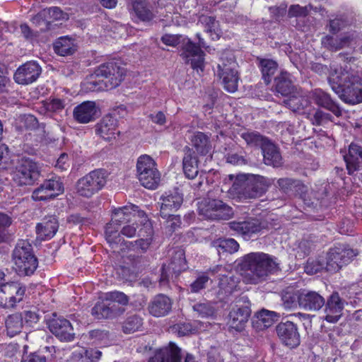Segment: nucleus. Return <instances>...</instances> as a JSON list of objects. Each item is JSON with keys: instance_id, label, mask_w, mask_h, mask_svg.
<instances>
[{"instance_id": "obj_6", "label": "nucleus", "mask_w": 362, "mask_h": 362, "mask_svg": "<svg viewBox=\"0 0 362 362\" xmlns=\"http://www.w3.org/2000/svg\"><path fill=\"white\" fill-rule=\"evenodd\" d=\"M13 269L19 276H30L37 268L38 261L33 252L30 243L20 240L12 255Z\"/></svg>"}, {"instance_id": "obj_23", "label": "nucleus", "mask_w": 362, "mask_h": 362, "mask_svg": "<svg viewBox=\"0 0 362 362\" xmlns=\"http://www.w3.org/2000/svg\"><path fill=\"white\" fill-rule=\"evenodd\" d=\"M186 260L185 253L182 250H177L175 252L173 259L168 265L164 264L162 268L160 284L163 285L168 281L171 273L179 274L186 269Z\"/></svg>"}, {"instance_id": "obj_28", "label": "nucleus", "mask_w": 362, "mask_h": 362, "mask_svg": "<svg viewBox=\"0 0 362 362\" xmlns=\"http://www.w3.org/2000/svg\"><path fill=\"white\" fill-rule=\"evenodd\" d=\"M231 230L241 235L245 238H250L253 234L258 233L262 230L259 221L250 219L243 221H233L229 223Z\"/></svg>"}, {"instance_id": "obj_52", "label": "nucleus", "mask_w": 362, "mask_h": 362, "mask_svg": "<svg viewBox=\"0 0 362 362\" xmlns=\"http://www.w3.org/2000/svg\"><path fill=\"white\" fill-rule=\"evenodd\" d=\"M142 325V319L137 315L129 317L124 322L123 329L124 332L131 333L137 331Z\"/></svg>"}, {"instance_id": "obj_12", "label": "nucleus", "mask_w": 362, "mask_h": 362, "mask_svg": "<svg viewBox=\"0 0 362 362\" xmlns=\"http://www.w3.org/2000/svg\"><path fill=\"white\" fill-rule=\"evenodd\" d=\"M237 64L232 57L227 62L222 60L218 65V75L222 79L225 90L230 93H234L238 89V76L236 70Z\"/></svg>"}, {"instance_id": "obj_50", "label": "nucleus", "mask_w": 362, "mask_h": 362, "mask_svg": "<svg viewBox=\"0 0 362 362\" xmlns=\"http://www.w3.org/2000/svg\"><path fill=\"white\" fill-rule=\"evenodd\" d=\"M74 356H80L81 358V362H96L100 359L102 353L98 350L89 349L85 350L80 352L75 351Z\"/></svg>"}, {"instance_id": "obj_54", "label": "nucleus", "mask_w": 362, "mask_h": 362, "mask_svg": "<svg viewBox=\"0 0 362 362\" xmlns=\"http://www.w3.org/2000/svg\"><path fill=\"white\" fill-rule=\"evenodd\" d=\"M245 141L248 144L254 146H262L267 143L268 140L259 134L255 132H247L242 135Z\"/></svg>"}, {"instance_id": "obj_53", "label": "nucleus", "mask_w": 362, "mask_h": 362, "mask_svg": "<svg viewBox=\"0 0 362 362\" xmlns=\"http://www.w3.org/2000/svg\"><path fill=\"white\" fill-rule=\"evenodd\" d=\"M310 5L302 6L298 4L291 5L288 11L289 17H305L311 10Z\"/></svg>"}, {"instance_id": "obj_59", "label": "nucleus", "mask_w": 362, "mask_h": 362, "mask_svg": "<svg viewBox=\"0 0 362 362\" xmlns=\"http://www.w3.org/2000/svg\"><path fill=\"white\" fill-rule=\"evenodd\" d=\"M194 310L202 317H207L214 315V308L208 303H199L194 306Z\"/></svg>"}, {"instance_id": "obj_11", "label": "nucleus", "mask_w": 362, "mask_h": 362, "mask_svg": "<svg viewBox=\"0 0 362 362\" xmlns=\"http://www.w3.org/2000/svg\"><path fill=\"white\" fill-rule=\"evenodd\" d=\"M359 38V35L352 30L343 32L339 36L326 35L322 38V45L332 51H337L346 47H354Z\"/></svg>"}, {"instance_id": "obj_58", "label": "nucleus", "mask_w": 362, "mask_h": 362, "mask_svg": "<svg viewBox=\"0 0 362 362\" xmlns=\"http://www.w3.org/2000/svg\"><path fill=\"white\" fill-rule=\"evenodd\" d=\"M10 162L8 147L6 145H0V170L9 168Z\"/></svg>"}, {"instance_id": "obj_60", "label": "nucleus", "mask_w": 362, "mask_h": 362, "mask_svg": "<svg viewBox=\"0 0 362 362\" xmlns=\"http://www.w3.org/2000/svg\"><path fill=\"white\" fill-rule=\"evenodd\" d=\"M165 221V228H168L169 231H174L178 228L181 225V221L179 216H175L170 213V216H168Z\"/></svg>"}, {"instance_id": "obj_56", "label": "nucleus", "mask_w": 362, "mask_h": 362, "mask_svg": "<svg viewBox=\"0 0 362 362\" xmlns=\"http://www.w3.org/2000/svg\"><path fill=\"white\" fill-rule=\"evenodd\" d=\"M209 280V277L206 274L202 273L199 274L196 280L190 285L191 291L193 293L199 292L205 287Z\"/></svg>"}, {"instance_id": "obj_55", "label": "nucleus", "mask_w": 362, "mask_h": 362, "mask_svg": "<svg viewBox=\"0 0 362 362\" xmlns=\"http://www.w3.org/2000/svg\"><path fill=\"white\" fill-rule=\"evenodd\" d=\"M44 105L47 111L57 112L64 108V101L59 98H53L47 100Z\"/></svg>"}, {"instance_id": "obj_45", "label": "nucleus", "mask_w": 362, "mask_h": 362, "mask_svg": "<svg viewBox=\"0 0 362 362\" xmlns=\"http://www.w3.org/2000/svg\"><path fill=\"white\" fill-rule=\"evenodd\" d=\"M105 300L97 303L92 309V315L97 319L108 318L112 316V307Z\"/></svg>"}, {"instance_id": "obj_29", "label": "nucleus", "mask_w": 362, "mask_h": 362, "mask_svg": "<svg viewBox=\"0 0 362 362\" xmlns=\"http://www.w3.org/2000/svg\"><path fill=\"white\" fill-rule=\"evenodd\" d=\"M172 308V300L167 296H156L148 305V311L154 317H163L168 315Z\"/></svg>"}, {"instance_id": "obj_10", "label": "nucleus", "mask_w": 362, "mask_h": 362, "mask_svg": "<svg viewBox=\"0 0 362 362\" xmlns=\"http://www.w3.org/2000/svg\"><path fill=\"white\" fill-rule=\"evenodd\" d=\"M25 287L18 281L4 284L0 287V306L13 308L25 296Z\"/></svg>"}, {"instance_id": "obj_17", "label": "nucleus", "mask_w": 362, "mask_h": 362, "mask_svg": "<svg viewBox=\"0 0 362 362\" xmlns=\"http://www.w3.org/2000/svg\"><path fill=\"white\" fill-rule=\"evenodd\" d=\"M345 301L338 293H333L327 300L325 305L323 319L328 322H337L342 315Z\"/></svg>"}, {"instance_id": "obj_31", "label": "nucleus", "mask_w": 362, "mask_h": 362, "mask_svg": "<svg viewBox=\"0 0 362 362\" xmlns=\"http://www.w3.org/2000/svg\"><path fill=\"white\" fill-rule=\"evenodd\" d=\"M277 315L273 311L262 310L252 319V326L257 330H263L271 327L276 320Z\"/></svg>"}, {"instance_id": "obj_48", "label": "nucleus", "mask_w": 362, "mask_h": 362, "mask_svg": "<svg viewBox=\"0 0 362 362\" xmlns=\"http://www.w3.org/2000/svg\"><path fill=\"white\" fill-rule=\"evenodd\" d=\"M237 287L238 281L232 276H224L220 279V290L226 295L233 293Z\"/></svg>"}, {"instance_id": "obj_35", "label": "nucleus", "mask_w": 362, "mask_h": 362, "mask_svg": "<svg viewBox=\"0 0 362 362\" xmlns=\"http://www.w3.org/2000/svg\"><path fill=\"white\" fill-rule=\"evenodd\" d=\"M77 49L75 40L67 36L58 38L54 43V52L61 56H67L74 54Z\"/></svg>"}, {"instance_id": "obj_32", "label": "nucleus", "mask_w": 362, "mask_h": 362, "mask_svg": "<svg viewBox=\"0 0 362 362\" xmlns=\"http://www.w3.org/2000/svg\"><path fill=\"white\" fill-rule=\"evenodd\" d=\"M264 163L273 167L281 165L282 158L277 147L269 141L262 147Z\"/></svg>"}, {"instance_id": "obj_33", "label": "nucleus", "mask_w": 362, "mask_h": 362, "mask_svg": "<svg viewBox=\"0 0 362 362\" xmlns=\"http://www.w3.org/2000/svg\"><path fill=\"white\" fill-rule=\"evenodd\" d=\"M344 158L349 174H352L358 169L359 160H362V148L355 144H350L349 153L344 155Z\"/></svg>"}, {"instance_id": "obj_1", "label": "nucleus", "mask_w": 362, "mask_h": 362, "mask_svg": "<svg viewBox=\"0 0 362 362\" xmlns=\"http://www.w3.org/2000/svg\"><path fill=\"white\" fill-rule=\"evenodd\" d=\"M137 218H139L140 224L143 226L139 231L141 237L139 245L142 250H146L151 242L152 226L144 211L139 210L138 206L133 204L119 207L113 211L111 221L107 224L105 228L107 242L110 245L120 242L118 227L132 221H136Z\"/></svg>"}, {"instance_id": "obj_24", "label": "nucleus", "mask_w": 362, "mask_h": 362, "mask_svg": "<svg viewBox=\"0 0 362 362\" xmlns=\"http://www.w3.org/2000/svg\"><path fill=\"white\" fill-rule=\"evenodd\" d=\"M49 327L50 331L61 341H71L74 339V328L70 322L64 318L52 320Z\"/></svg>"}, {"instance_id": "obj_46", "label": "nucleus", "mask_w": 362, "mask_h": 362, "mask_svg": "<svg viewBox=\"0 0 362 362\" xmlns=\"http://www.w3.org/2000/svg\"><path fill=\"white\" fill-rule=\"evenodd\" d=\"M293 111H300L306 107L309 102L303 96L292 95L284 102Z\"/></svg>"}, {"instance_id": "obj_39", "label": "nucleus", "mask_w": 362, "mask_h": 362, "mask_svg": "<svg viewBox=\"0 0 362 362\" xmlns=\"http://www.w3.org/2000/svg\"><path fill=\"white\" fill-rule=\"evenodd\" d=\"M183 170L189 179H194L198 175V160L190 150L187 151L183 158Z\"/></svg>"}, {"instance_id": "obj_63", "label": "nucleus", "mask_w": 362, "mask_h": 362, "mask_svg": "<svg viewBox=\"0 0 362 362\" xmlns=\"http://www.w3.org/2000/svg\"><path fill=\"white\" fill-rule=\"evenodd\" d=\"M324 267V265L317 264L314 261H308L305 267V271L307 274H313L320 271Z\"/></svg>"}, {"instance_id": "obj_40", "label": "nucleus", "mask_w": 362, "mask_h": 362, "mask_svg": "<svg viewBox=\"0 0 362 362\" xmlns=\"http://www.w3.org/2000/svg\"><path fill=\"white\" fill-rule=\"evenodd\" d=\"M5 324L8 334L13 337L21 332L23 327V317L20 313L11 315L7 317Z\"/></svg>"}, {"instance_id": "obj_21", "label": "nucleus", "mask_w": 362, "mask_h": 362, "mask_svg": "<svg viewBox=\"0 0 362 362\" xmlns=\"http://www.w3.org/2000/svg\"><path fill=\"white\" fill-rule=\"evenodd\" d=\"M276 332L285 345L293 348L300 344V335L297 327L293 322L286 321L280 323L276 327Z\"/></svg>"}, {"instance_id": "obj_61", "label": "nucleus", "mask_w": 362, "mask_h": 362, "mask_svg": "<svg viewBox=\"0 0 362 362\" xmlns=\"http://www.w3.org/2000/svg\"><path fill=\"white\" fill-rule=\"evenodd\" d=\"M293 250H296V257L302 259L310 252L309 243L306 240H301Z\"/></svg>"}, {"instance_id": "obj_43", "label": "nucleus", "mask_w": 362, "mask_h": 362, "mask_svg": "<svg viewBox=\"0 0 362 362\" xmlns=\"http://www.w3.org/2000/svg\"><path fill=\"white\" fill-rule=\"evenodd\" d=\"M247 179L251 181L257 194L258 197L261 196L272 184L270 180L260 175H247Z\"/></svg>"}, {"instance_id": "obj_62", "label": "nucleus", "mask_w": 362, "mask_h": 362, "mask_svg": "<svg viewBox=\"0 0 362 362\" xmlns=\"http://www.w3.org/2000/svg\"><path fill=\"white\" fill-rule=\"evenodd\" d=\"M173 330L177 332L179 336H186L192 332V326L190 323L177 324L173 327Z\"/></svg>"}, {"instance_id": "obj_14", "label": "nucleus", "mask_w": 362, "mask_h": 362, "mask_svg": "<svg viewBox=\"0 0 362 362\" xmlns=\"http://www.w3.org/2000/svg\"><path fill=\"white\" fill-rule=\"evenodd\" d=\"M356 255V252L350 248L336 247L330 249L327 253L325 269L329 272H336Z\"/></svg>"}, {"instance_id": "obj_15", "label": "nucleus", "mask_w": 362, "mask_h": 362, "mask_svg": "<svg viewBox=\"0 0 362 362\" xmlns=\"http://www.w3.org/2000/svg\"><path fill=\"white\" fill-rule=\"evenodd\" d=\"M64 192V185L59 178L45 180L32 194L35 201H47L54 199Z\"/></svg>"}, {"instance_id": "obj_2", "label": "nucleus", "mask_w": 362, "mask_h": 362, "mask_svg": "<svg viewBox=\"0 0 362 362\" xmlns=\"http://www.w3.org/2000/svg\"><path fill=\"white\" fill-rule=\"evenodd\" d=\"M328 79L332 89L344 103H362V79L354 70L347 66L332 68Z\"/></svg>"}, {"instance_id": "obj_20", "label": "nucleus", "mask_w": 362, "mask_h": 362, "mask_svg": "<svg viewBox=\"0 0 362 362\" xmlns=\"http://www.w3.org/2000/svg\"><path fill=\"white\" fill-rule=\"evenodd\" d=\"M95 133L105 141L115 140L119 134L117 119L112 115H105L95 125Z\"/></svg>"}, {"instance_id": "obj_49", "label": "nucleus", "mask_w": 362, "mask_h": 362, "mask_svg": "<svg viewBox=\"0 0 362 362\" xmlns=\"http://www.w3.org/2000/svg\"><path fill=\"white\" fill-rule=\"evenodd\" d=\"M143 226L140 224L139 218H137L136 221H132L131 223L124 224L121 229L120 233L127 238H132L135 236ZM139 235V234H138Z\"/></svg>"}, {"instance_id": "obj_51", "label": "nucleus", "mask_w": 362, "mask_h": 362, "mask_svg": "<svg viewBox=\"0 0 362 362\" xmlns=\"http://www.w3.org/2000/svg\"><path fill=\"white\" fill-rule=\"evenodd\" d=\"M299 292L290 293L286 292L282 296L283 305L286 309H293L300 307Z\"/></svg>"}, {"instance_id": "obj_47", "label": "nucleus", "mask_w": 362, "mask_h": 362, "mask_svg": "<svg viewBox=\"0 0 362 362\" xmlns=\"http://www.w3.org/2000/svg\"><path fill=\"white\" fill-rule=\"evenodd\" d=\"M100 298L103 300H105V302H108L110 305L112 303H117L124 305L129 301L128 297L124 293L116 291L105 293Z\"/></svg>"}, {"instance_id": "obj_64", "label": "nucleus", "mask_w": 362, "mask_h": 362, "mask_svg": "<svg viewBox=\"0 0 362 362\" xmlns=\"http://www.w3.org/2000/svg\"><path fill=\"white\" fill-rule=\"evenodd\" d=\"M22 362H46V358L37 353H33L23 358Z\"/></svg>"}, {"instance_id": "obj_18", "label": "nucleus", "mask_w": 362, "mask_h": 362, "mask_svg": "<svg viewBox=\"0 0 362 362\" xmlns=\"http://www.w3.org/2000/svg\"><path fill=\"white\" fill-rule=\"evenodd\" d=\"M230 192L240 200L255 199L258 197L252 183L247 179V175H239L235 177L230 188Z\"/></svg>"}, {"instance_id": "obj_7", "label": "nucleus", "mask_w": 362, "mask_h": 362, "mask_svg": "<svg viewBox=\"0 0 362 362\" xmlns=\"http://www.w3.org/2000/svg\"><path fill=\"white\" fill-rule=\"evenodd\" d=\"M136 173L141 184L147 189H156L160 181V173L157 168L156 163L146 154L138 158Z\"/></svg>"}, {"instance_id": "obj_5", "label": "nucleus", "mask_w": 362, "mask_h": 362, "mask_svg": "<svg viewBox=\"0 0 362 362\" xmlns=\"http://www.w3.org/2000/svg\"><path fill=\"white\" fill-rule=\"evenodd\" d=\"M161 41L167 46L175 47L182 45V57L185 62L190 64L192 69L203 71L204 66V52L196 47L188 37L181 35L165 34L162 36Z\"/></svg>"}, {"instance_id": "obj_37", "label": "nucleus", "mask_w": 362, "mask_h": 362, "mask_svg": "<svg viewBox=\"0 0 362 362\" xmlns=\"http://www.w3.org/2000/svg\"><path fill=\"white\" fill-rule=\"evenodd\" d=\"M276 91L283 96H288L293 93L294 86L292 84L291 76L282 71L280 75L275 78Z\"/></svg>"}, {"instance_id": "obj_44", "label": "nucleus", "mask_w": 362, "mask_h": 362, "mask_svg": "<svg viewBox=\"0 0 362 362\" xmlns=\"http://www.w3.org/2000/svg\"><path fill=\"white\" fill-rule=\"evenodd\" d=\"M260 66L263 78L267 84L269 83L272 76L277 69V64L272 59H264L260 60Z\"/></svg>"}, {"instance_id": "obj_57", "label": "nucleus", "mask_w": 362, "mask_h": 362, "mask_svg": "<svg viewBox=\"0 0 362 362\" xmlns=\"http://www.w3.org/2000/svg\"><path fill=\"white\" fill-rule=\"evenodd\" d=\"M347 23L341 18L331 20L329 24V31L332 34H337L346 28Z\"/></svg>"}, {"instance_id": "obj_22", "label": "nucleus", "mask_w": 362, "mask_h": 362, "mask_svg": "<svg viewBox=\"0 0 362 362\" xmlns=\"http://www.w3.org/2000/svg\"><path fill=\"white\" fill-rule=\"evenodd\" d=\"M160 216L166 218L170 213L177 211L183 202L182 194L177 190L165 192L160 199Z\"/></svg>"}, {"instance_id": "obj_41", "label": "nucleus", "mask_w": 362, "mask_h": 362, "mask_svg": "<svg viewBox=\"0 0 362 362\" xmlns=\"http://www.w3.org/2000/svg\"><path fill=\"white\" fill-rule=\"evenodd\" d=\"M192 142L197 151L201 155H206L211 151V145L208 136L202 132L194 134Z\"/></svg>"}, {"instance_id": "obj_42", "label": "nucleus", "mask_w": 362, "mask_h": 362, "mask_svg": "<svg viewBox=\"0 0 362 362\" xmlns=\"http://www.w3.org/2000/svg\"><path fill=\"white\" fill-rule=\"evenodd\" d=\"M213 247L216 249L218 253H220L221 251L233 253L238 250L239 244L236 240L232 238L220 239L213 242Z\"/></svg>"}, {"instance_id": "obj_16", "label": "nucleus", "mask_w": 362, "mask_h": 362, "mask_svg": "<svg viewBox=\"0 0 362 362\" xmlns=\"http://www.w3.org/2000/svg\"><path fill=\"white\" fill-rule=\"evenodd\" d=\"M42 71L40 66L35 61H30L20 66L14 74L15 81L21 85L35 82Z\"/></svg>"}, {"instance_id": "obj_9", "label": "nucleus", "mask_w": 362, "mask_h": 362, "mask_svg": "<svg viewBox=\"0 0 362 362\" xmlns=\"http://www.w3.org/2000/svg\"><path fill=\"white\" fill-rule=\"evenodd\" d=\"M105 183V172L102 170H95L78 180L76 191L81 196L90 197L100 190Z\"/></svg>"}, {"instance_id": "obj_30", "label": "nucleus", "mask_w": 362, "mask_h": 362, "mask_svg": "<svg viewBox=\"0 0 362 362\" xmlns=\"http://www.w3.org/2000/svg\"><path fill=\"white\" fill-rule=\"evenodd\" d=\"M58 228V221L55 217L45 218L36 226L37 238L41 240H49L55 235Z\"/></svg>"}, {"instance_id": "obj_27", "label": "nucleus", "mask_w": 362, "mask_h": 362, "mask_svg": "<svg viewBox=\"0 0 362 362\" xmlns=\"http://www.w3.org/2000/svg\"><path fill=\"white\" fill-rule=\"evenodd\" d=\"M181 349L173 342L163 347L149 360V362H180Z\"/></svg>"}, {"instance_id": "obj_25", "label": "nucleus", "mask_w": 362, "mask_h": 362, "mask_svg": "<svg viewBox=\"0 0 362 362\" xmlns=\"http://www.w3.org/2000/svg\"><path fill=\"white\" fill-rule=\"evenodd\" d=\"M300 308L305 310H318L325 304V299L315 291H301L299 292Z\"/></svg>"}, {"instance_id": "obj_8", "label": "nucleus", "mask_w": 362, "mask_h": 362, "mask_svg": "<svg viewBox=\"0 0 362 362\" xmlns=\"http://www.w3.org/2000/svg\"><path fill=\"white\" fill-rule=\"evenodd\" d=\"M198 211L200 216L207 219H228L233 214V209L228 204L218 199L207 197L198 203Z\"/></svg>"}, {"instance_id": "obj_38", "label": "nucleus", "mask_w": 362, "mask_h": 362, "mask_svg": "<svg viewBox=\"0 0 362 362\" xmlns=\"http://www.w3.org/2000/svg\"><path fill=\"white\" fill-rule=\"evenodd\" d=\"M198 23L204 28V30L209 34L213 40L219 39L221 31L218 22L214 17L202 15L199 17Z\"/></svg>"}, {"instance_id": "obj_3", "label": "nucleus", "mask_w": 362, "mask_h": 362, "mask_svg": "<svg viewBox=\"0 0 362 362\" xmlns=\"http://www.w3.org/2000/svg\"><path fill=\"white\" fill-rule=\"evenodd\" d=\"M125 74L124 67L114 62L105 63L99 66L94 73L87 78L84 86L90 91L112 89L121 83Z\"/></svg>"}, {"instance_id": "obj_26", "label": "nucleus", "mask_w": 362, "mask_h": 362, "mask_svg": "<svg viewBox=\"0 0 362 362\" xmlns=\"http://www.w3.org/2000/svg\"><path fill=\"white\" fill-rule=\"evenodd\" d=\"M250 314V310L248 305H235L229 314L230 327L236 331L243 330L248 320Z\"/></svg>"}, {"instance_id": "obj_36", "label": "nucleus", "mask_w": 362, "mask_h": 362, "mask_svg": "<svg viewBox=\"0 0 362 362\" xmlns=\"http://www.w3.org/2000/svg\"><path fill=\"white\" fill-rule=\"evenodd\" d=\"M134 12V17L137 21L148 22L153 19L152 12L146 6V0H129Z\"/></svg>"}, {"instance_id": "obj_13", "label": "nucleus", "mask_w": 362, "mask_h": 362, "mask_svg": "<svg viewBox=\"0 0 362 362\" xmlns=\"http://www.w3.org/2000/svg\"><path fill=\"white\" fill-rule=\"evenodd\" d=\"M40 175L39 165L29 158L21 160L14 173V180L21 185H31Z\"/></svg>"}, {"instance_id": "obj_34", "label": "nucleus", "mask_w": 362, "mask_h": 362, "mask_svg": "<svg viewBox=\"0 0 362 362\" xmlns=\"http://www.w3.org/2000/svg\"><path fill=\"white\" fill-rule=\"evenodd\" d=\"M313 99L317 104L332 111L336 116H340L341 111L332 100L329 95L321 89H315L312 93Z\"/></svg>"}, {"instance_id": "obj_4", "label": "nucleus", "mask_w": 362, "mask_h": 362, "mask_svg": "<svg viewBox=\"0 0 362 362\" xmlns=\"http://www.w3.org/2000/svg\"><path fill=\"white\" fill-rule=\"evenodd\" d=\"M278 265L276 259L267 254L250 253L243 259L245 268L244 279L247 284H259L264 281L269 274L278 270Z\"/></svg>"}, {"instance_id": "obj_19", "label": "nucleus", "mask_w": 362, "mask_h": 362, "mask_svg": "<svg viewBox=\"0 0 362 362\" xmlns=\"http://www.w3.org/2000/svg\"><path fill=\"white\" fill-rule=\"evenodd\" d=\"M99 107L93 101H85L76 106L73 111L74 119L80 124H88L98 116Z\"/></svg>"}]
</instances>
